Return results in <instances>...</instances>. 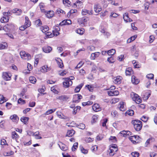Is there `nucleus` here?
I'll list each match as a JSON object with an SVG mask.
<instances>
[{
    "mask_svg": "<svg viewBox=\"0 0 157 157\" xmlns=\"http://www.w3.org/2000/svg\"><path fill=\"white\" fill-rule=\"evenodd\" d=\"M132 123L134 125L135 129L137 131H140L142 128V122L139 120H135L132 121Z\"/></svg>",
    "mask_w": 157,
    "mask_h": 157,
    "instance_id": "obj_1",
    "label": "nucleus"
},
{
    "mask_svg": "<svg viewBox=\"0 0 157 157\" xmlns=\"http://www.w3.org/2000/svg\"><path fill=\"white\" fill-rule=\"evenodd\" d=\"M131 95L133 100L135 101L136 103L139 104L141 102L142 100L137 94L132 92L131 93Z\"/></svg>",
    "mask_w": 157,
    "mask_h": 157,
    "instance_id": "obj_2",
    "label": "nucleus"
},
{
    "mask_svg": "<svg viewBox=\"0 0 157 157\" xmlns=\"http://www.w3.org/2000/svg\"><path fill=\"white\" fill-rule=\"evenodd\" d=\"M20 54L21 58L24 59L28 60L31 59V56L30 54L26 53L24 51H21Z\"/></svg>",
    "mask_w": 157,
    "mask_h": 157,
    "instance_id": "obj_3",
    "label": "nucleus"
},
{
    "mask_svg": "<svg viewBox=\"0 0 157 157\" xmlns=\"http://www.w3.org/2000/svg\"><path fill=\"white\" fill-rule=\"evenodd\" d=\"M72 82L71 79L69 78H65L64 81L63 82V86L65 88H67L70 86L71 85Z\"/></svg>",
    "mask_w": 157,
    "mask_h": 157,
    "instance_id": "obj_4",
    "label": "nucleus"
},
{
    "mask_svg": "<svg viewBox=\"0 0 157 157\" xmlns=\"http://www.w3.org/2000/svg\"><path fill=\"white\" fill-rule=\"evenodd\" d=\"M11 75L9 72H4L2 73V77L5 80L8 81L11 80Z\"/></svg>",
    "mask_w": 157,
    "mask_h": 157,
    "instance_id": "obj_5",
    "label": "nucleus"
},
{
    "mask_svg": "<svg viewBox=\"0 0 157 157\" xmlns=\"http://www.w3.org/2000/svg\"><path fill=\"white\" fill-rule=\"evenodd\" d=\"M82 98V96L79 94H76L74 95L73 99V102L78 103L80 100Z\"/></svg>",
    "mask_w": 157,
    "mask_h": 157,
    "instance_id": "obj_6",
    "label": "nucleus"
},
{
    "mask_svg": "<svg viewBox=\"0 0 157 157\" xmlns=\"http://www.w3.org/2000/svg\"><path fill=\"white\" fill-rule=\"evenodd\" d=\"M8 13H6V12L3 13L4 16L1 19V21L2 23L6 22L9 21V16H7Z\"/></svg>",
    "mask_w": 157,
    "mask_h": 157,
    "instance_id": "obj_7",
    "label": "nucleus"
},
{
    "mask_svg": "<svg viewBox=\"0 0 157 157\" xmlns=\"http://www.w3.org/2000/svg\"><path fill=\"white\" fill-rule=\"evenodd\" d=\"M13 25L12 24H6L3 27V29L6 32H8L13 28Z\"/></svg>",
    "mask_w": 157,
    "mask_h": 157,
    "instance_id": "obj_8",
    "label": "nucleus"
},
{
    "mask_svg": "<svg viewBox=\"0 0 157 157\" xmlns=\"http://www.w3.org/2000/svg\"><path fill=\"white\" fill-rule=\"evenodd\" d=\"M117 107L121 111H124L126 110L125 104L124 102H120L118 104Z\"/></svg>",
    "mask_w": 157,
    "mask_h": 157,
    "instance_id": "obj_9",
    "label": "nucleus"
},
{
    "mask_svg": "<svg viewBox=\"0 0 157 157\" xmlns=\"http://www.w3.org/2000/svg\"><path fill=\"white\" fill-rule=\"evenodd\" d=\"M43 51L45 53H50L52 50V47L48 46H45L42 48Z\"/></svg>",
    "mask_w": 157,
    "mask_h": 157,
    "instance_id": "obj_10",
    "label": "nucleus"
},
{
    "mask_svg": "<svg viewBox=\"0 0 157 157\" xmlns=\"http://www.w3.org/2000/svg\"><path fill=\"white\" fill-rule=\"evenodd\" d=\"M94 10L96 13H99L102 10L101 7L99 4L94 5Z\"/></svg>",
    "mask_w": 157,
    "mask_h": 157,
    "instance_id": "obj_11",
    "label": "nucleus"
},
{
    "mask_svg": "<svg viewBox=\"0 0 157 157\" xmlns=\"http://www.w3.org/2000/svg\"><path fill=\"white\" fill-rule=\"evenodd\" d=\"M58 145L61 150L63 151H66L68 149V147L66 145L61 142H60Z\"/></svg>",
    "mask_w": 157,
    "mask_h": 157,
    "instance_id": "obj_12",
    "label": "nucleus"
},
{
    "mask_svg": "<svg viewBox=\"0 0 157 157\" xmlns=\"http://www.w3.org/2000/svg\"><path fill=\"white\" fill-rule=\"evenodd\" d=\"M82 13L83 15H86L87 14L89 15H92L93 14V10H91L90 11L88 10L84 9L82 10Z\"/></svg>",
    "mask_w": 157,
    "mask_h": 157,
    "instance_id": "obj_13",
    "label": "nucleus"
},
{
    "mask_svg": "<svg viewBox=\"0 0 157 157\" xmlns=\"http://www.w3.org/2000/svg\"><path fill=\"white\" fill-rule=\"evenodd\" d=\"M108 94L109 96H117L119 94L118 90H110L108 92Z\"/></svg>",
    "mask_w": 157,
    "mask_h": 157,
    "instance_id": "obj_14",
    "label": "nucleus"
},
{
    "mask_svg": "<svg viewBox=\"0 0 157 157\" xmlns=\"http://www.w3.org/2000/svg\"><path fill=\"white\" fill-rule=\"evenodd\" d=\"M123 19L126 22H130L132 21V20L129 17L128 13H124V14Z\"/></svg>",
    "mask_w": 157,
    "mask_h": 157,
    "instance_id": "obj_15",
    "label": "nucleus"
},
{
    "mask_svg": "<svg viewBox=\"0 0 157 157\" xmlns=\"http://www.w3.org/2000/svg\"><path fill=\"white\" fill-rule=\"evenodd\" d=\"M93 110L95 112H98L101 111V109L99 105L98 104H95L92 107Z\"/></svg>",
    "mask_w": 157,
    "mask_h": 157,
    "instance_id": "obj_16",
    "label": "nucleus"
},
{
    "mask_svg": "<svg viewBox=\"0 0 157 157\" xmlns=\"http://www.w3.org/2000/svg\"><path fill=\"white\" fill-rule=\"evenodd\" d=\"M68 98H69L67 96L65 95L58 96L56 97V99H57L62 100L63 101H66Z\"/></svg>",
    "mask_w": 157,
    "mask_h": 157,
    "instance_id": "obj_17",
    "label": "nucleus"
},
{
    "mask_svg": "<svg viewBox=\"0 0 157 157\" xmlns=\"http://www.w3.org/2000/svg\"><path fill=\"white\" fill-rule=\"evenodd\" d=\"M11 137L13 139L16 140H18L19 137L18 135L15 131L11 132Z\"/></svg>",
    "mask_w": 157,
    "mask_h": 157,
    "instance_id": "obj_18",
    "label": "nucleus"
},
{
    "mask_svg": "<svg viewBox=\"0 0 157 157\" xmlns=\"http://www.w3.org/2000/svg\"><path fill=\"white\" fill-rule=\"evenodd\" d=\"M45 13H46V16L49 18L53 17L54 14V12L53 11H45Z\"/></svg>",
    "mask_w": 157,
    "mask_h": 157,
    "instance_id": "obj_19",
    "label": "nucleus"
},
{
    "mask_svg": "<svg viewBox=\"0 0 157 157\" xmlns=\"http://www.w3.org/2000/svg\"><path fill=\"white\" fill-rule=\"evenodd\" d=\"M139 137H140L139 136H134L130 137L129 139L133 143L135 144V143L138 142L137 141V138H138Z\"/></svg>",
    "mask_w": 157,
    "mask_h": 157,
    "instance_id": "obj_20",
    "label": "nucleus"
},
{
    "mask_svg": "<svg viewBox=\"0 0 157 157\" xmlns=\"http://www.w3.org/2000/svg\"><path fill=\"white\" fill-rule=\"evenodd\" d=\"M131 80L132 82L135 84H137L139 82V80L134 75L132 76Z\"/></svg>",
    "mask_w": 157,
    "mask_h": 157,
    "instance_id": "obj_21",
    "label": "nucleus"
},
{
    "mask_svg": "<svg viewBox=\"0 0 157 157\" xmlns=\"http://www.w3.org/2000/svg\"><path fill=\"white\" fill-rule=\"evenodd\" d=\"M99 52H95L94 53H93L91 54V58L92 59L94 60L95 58L98 57L100 55Z\"/></svg>",
    "mask_w": 157,
    "mask_h": 157,
    "instance_id": "obj_22",
    "label": "nucleus"
},
{
    "mask_svg": "<svg viewBox=\"0 0 157 157\" xmlns=\"http://www.w3.org/2000/svg\"><path fill=\"white\" fill-rule=\"evenodd\" d=\"M121 77H117L114 78L113 82L115 84H119L121 83Z\"/></svg>",
    "mask_w": 157,
    "mask_h": 157,
    "instance_id": "obj_23",
    "label": "nucleus"
},
{
    "mask_svg": "<svg viewBox=\"0 0 157 157\" xmlns=\"http://www.w3.org/2000/svg\"><path fill=\"white\" fill-rule=\"evenodd\" d=\"M10 119L14 122H17L19 120V118L16 114H14L11 116Z\"/></svg>",
    "mask_w": 157,
    "mask_h": 157,
    "instance_id": "obj_24",
    "label": "nucleus"
},
{
    "mask_svg": "<svg viewBox=\"0 0 157 157\" xmlns=\"http://www.w3.org/2000/svg\"><path fill=\"white\" fill-rule=\"evenodd\" d=\"M132 73V70L131 67H129L126 69L125 73L126 75H130Z\"/></svg>",
    "mask_w": 157,
    "mask_h": 157,
    "instance_id": "obj_25",
    "label": "nucleus"
},
{
    "mask_svg": "<svg viewBox=\"0 0 157 157\" xmlns=\"http://www.w3.org/2000/svg\"><path fill=\"white\" fill-rule=\"evenodd\" d=\"M75 133V131L73 130L68 131L66 136L68 137H71Z\"/></svg>",
    "mask_w": 157,
    "mask_h": 157,
    "instance_id": "obj_26",
    "label": "nucleus"
},
{
    "mask_svg": "<svg viewBox=\"0 0 157 157\" xmlns=\"http://www.w3.org/2000/svg\"><path fill=\"white\" fill-rule=\"evenodd\" d=\"M87 18L85 17H83L81 18H80L78 20V22H79V23L83 24L84 23L86 22L87 21Z\"/></svg>",
    "mask_w": 157,
    "mask_h": 157,
    "instance_id": "obj_27",
    "label": "nucleus"
},
{
    "mask_svg": "<svg viewBox=\"0 0 157 157\" xmlns=\"http://www.w3.org/2000/svg\"><path fill=\"white\" fill-rule=\"evenodd\" d=\"M83 84L82 83H81L78 86H77L75 88V92H79L81 89L82 88V86H83Z\"/></svg>",
    "mask_w": 157,
    "mask_h": 157,
    "instance_id": "obj_28",
    "label": "nucleus"
},
{
    "mask_svg": "<svg viewBox=\"0 0 157 157\" xmlns=\"http://www.w3.org/2000/svg\"><path fill=\"white\" fill-rule=\"evenodd\" d=\"M29 118L28 117H22L21 118V121L25 124H26Z\"/></svg>",
    "mask_w": 157,
    "mask_h": 157,
    "instance_id": "obj_29",
    "label": "nucleus"
},
{
    "mask_svg": "<svg viewBox=\"0 0 157 157\" xmlns=\"http://www.w3.org/2000/svg\"><path fill=\"white\" fill-rule=\"evenodd\" d=\"M29 80L31 83L33 84L35 83L36 81V78L33 76H31L29 77Z\"/></svg>",
    "mask_w": 157,
    "mask_h": 157,
    "instance_id": "obj_30",
    "label": "nucleus"
},
{
    "mask_svg": "<svg viewBox=\"0 0 157 157\" xmlns=\"http://www.w3.org/2000/svg\"><path fill=\"white\" fill-rule=\"evenodd\" d=\"M76 32L80 35H82L84 32V29H78L75 30Z\"/></svg>",
    "mask_w": 157,
    "mask_h": 157,
    "instance_id": "obj_31",
    "label": "nucleus"
},
{
    "mask_svg": "<svg viewBox=\"0 0 157 157\" xmlns=\"http://www.w3.org/2000/svg\"><path fill=\"white\" fill-rule=\"evenodd\" d=\"M30 26V25L29 24H27V25H26L25 24L24 25H23L21 26L19 28V29L21 31L24 30L26 28L29 27Z\"/></svg>",
    "mask_w": 157,
    "mask_h": 157,
    "instance_id": "obj_32",
    "label": "nucleus"
},
{
    "mask_svg": "<svg viewBox=\"0 0 157 157\" xmlns=\"http://www.w3.org/2000/svg\"><path fill=\"white\" fill-rule=\"evenodd\" d=\"M48 27L47 26H42L40 28V30L43 33H45L48 31Z\"/></svg>",
    "mask_w": 157,
    "mask_h": 157,
    "instance_id": "obj_33",
    "label": "nucleus"
},
{
    "mask_svg": "<svg viewBox=\"0 0 157 157\" xmlns=\"http://www.w3.org/2000/svg\"><path fill=\"white\" fill-rule=\"evenodd\" d=\"M48 67L47 66H43L40 69V71L43 73H45L48 71Z\"/></svg>",
    "mask_w": 157,
    "mask_h": 157,
    "instance_id": "obj_34",
    "label": "nucleus"
},
{
    "mask_svg": "<svg viewBox=\"0 0 157 157\" xmlns=\"http://www.w3.org/2000/svg\"><path fill=\"white\" fill-rule=\"evenodd\" d=\"M107 61L110 63H112L115 61V59L112 56H111L108 58Z\"/></svg>",
    "mask_w": 157,
    "mask_h": 157,
    "instance_id": "obj_35",
    "label": "nucleus"
},
{
    "mask_svg": "<svg viewBox=\"0 0 157 157\" xmlns=\"http://www.w3.org/2000/svg\"><path fill=\"white\" fill-rule=\"evenodd\" d=\"M116 52V51L114 49H112L108 51L107 52L109 55H113Z\"/></svg>",
    "mask_w": 157,
    "mask_h": 157,
    "instance_id": "obj_36",
    "label": "nucleus"
},
{
    "mask_svg": "<svg viewBox=\"0 0 157 157\" xmlns=\"http://www.w3.org/2000/svg\"><path fill=\"white\" fill-rule=\"evenodd\" d=\"M128 132H129V131H127L126 132L125 131H123L120 132L119 134L121 136L126 137L127 136V134H129L128 133H127Z\"/></svg>",
    "mask_w": 157,
    "mask_h": 157,
    "instance_id": "obj_37",
    "label": "nucleus"
},
{
    "mask_svg": "<svg viewBox=\"0 0 157 157\" xmlns=\"http://www.w3.org/2000/svg\"><path fill=\"white\" fill-rule=\"evenodd\" d=\"M7 46V44L5 42L0 44V50L4 49L6 48Z\"/></svg>",
    "mask_w": 157,
    "mask_h": 157,
    "instance_id": "obj_38",
    "label": "nucleus"
},
{
    "mask_svg": "<svg viewBox=\"0 0 157 157\" xmlns=\"http://www.w3.org/2000/svg\"><path fill=\"white\" fill-rule=\"evenodd\" d=\"M60 29L59 28H57L53 30L52 31L53 34L55 36H57L59 34V30Z\"/></svg>",
    "mask_w": 157,
    "mask_h": 157,
    "instance_id": "obj_39",
    "label": "nucleus"
},
{
    "mask_svg": "<svg viewBox=\"0 0 157 157\" xmlns=\"http://www.w3.org/2000/svg\"><path fill=\"white\" fill-rule=\"evenodd\" d=\"M35 24L37 26H39L42 25V23L40 20L38 19L35 21Z\"/></svg>",
    "mask_w": 157,
    "mask_h": 157,
    "instance_id": "obj_40",
    "label": "nucleus"
},
{
    "mask_svg": "<svg viewBox=\"0 0 157 157\" xmlns=\"http://www.w3.org/2000/svg\"><path fill=\"white\" fill-rule=\"evenodd\" d=\"M151 95V94L148 93H146L144 96L143 98L144 100H147L148 99Z\"/></svg>",
    "mask_w": 157,
    "mask_h": 157,
    "instance_id": "obj_41",
    "label": "nucleus"
},
{
    "mask_svg": "<svg viewBox=\"0 0 157 157\" xmlns=\"http://www.w3.org/2000/svg\"><path fill=\"white\" fill-rule=\"evenodd\" d=\"M6 101V100L3 96L0 95V104H2Z\"/></svg>",
    "mask_w": 157,
    "mask_h": 157,
    "instance_id": "obj_42",
    "label": "nucleus"
},
{
    "mask_svg": "<svg viewBox=\"0 0 157 157\" xmlns=\"http://www.w3.org/2000/svg\"><path fill=\"white\" fill-rule=\"evenodd\" d=\"M55 110L56 109H51L48 110L46 112L45 114L46 115L50 114L54 112L55 111Z\"/></svg>",
    "mask_w": 157,
    "mask_h": 157,
    "instance_id": "obj_43",
    "label": "nucleus"
},
{
    "mask_svg": "<svg viewBox=\"0 0 157 157\" xmlns=\"http://www.w3.org/2000/svg\"><path fill=\"white\" fill-rule=\"evenodd\" d=\"M98 117V115H94L92 117V120L91 121L92 123H94L96 122Z\"/></svg>",
    "mask_w": 157,
    "mask_h": 157,
    "instance_id": "obj_44",
    "label": "nucleus"
},
{
    "mask_svg": "<svg viewBox=\"0 0 157 157\" xmlns=\"http://www.w3.org/2000/svg\"><path fill=\"white\" fill-rule=\"evenodd\" d=\"M126 113L130 116H132L134 114V112L132 110H128Z\"/></svg>",
    "mask_w": 157,
    "mask_h": 157,
    "instance_id": "obj_45",
    "label": "nucleus"
},
{
    "mask_svg": "<svg viewBox=\"0 0 157 157\" xmlns=\"http://www.w3.org/2000/svg\"><path fill=\"white\" fill-rule=\"evenodd\" d=\"M39 134V132L38 131L35 132L34 133H33V135L34 136H35L37 137L36 138V139H41L42 138V137L41 136H39L38 135Z\"/></svg>",
    "mask_w": 157,
    "mask_h": 157,
    "instance_id": "obj_46",
    "label": "nucleus"
},
{
    "mask_svg": "<svg viewBox=\"0 0 157 157\" xmlns=\"http://www.w3.org/2000/svg\"><path fill=\"white\" fill-rule=\"evenodd\" d=\"M77 127L81 129H84L85 128V125L83 123H80L78 125Z\"/></svg>",
    "mask_w": 157,
    "mask_h": 157,
    "instance_id": "obj_47",
    "label": "nucleus"
},
{
    "mask_svg": "<svg viewBox=\"0 0 157 157\" xmlns=\"http://www.w3.org/2000/svg\"><path fill=\"white\" fill-rule=\"evenodd\" d=\"M131 155L133 157H138L139 155V153L138 152L134 151L132 152Z\"/></svg>",
    "mask_w": 157,
    "mask_h": 157,
    "instance_id": "obj_48",
    "label": "nucleus"
},
{
    "mask_svg": "<svg viewBox=\"0 0 157 157\" xmlns=\"http://www.w3.org/2000/svg\"><path fill=\"white\" fill-rule=\"evenodd\" d=\"M78 144L77 142L75 143L74 144L73 146L72 147V150L73 151H75L76 149V148L78 147Z\"/></svg>",
    "mask_w": 157,
    "mask_h": 157,
    "instance_id": "obj_49",
    "label": "nucleus"
},
{
    "mask_svg": "<svg viewBox=\"0 0 157 157\" xmlns=\"http://www.w3.org/2000/svg\"><path fill=\"white\" fill-rule=\"evenodd\" d=\"M85 141L87 143H89L93 141L94 139L90 137H86L85 139Z\"/></svg>",
    "mask_w": 157,
    "mask_h": 157,
    "instance_id": "obj_50",
    "label": "nucleus"
},
{
    "mask_svg": "<svg viewBox=\"0 0 157 157\" xmlns=\"http://www.w3.org/2000/svg\"><path fill=\"white\" fill-rule=\"evenodd\" d=\"M154 75L152 74H150L147 75L146 77L149 79H153L154 78Z\"/></svg>",
    "mask_w": 157,
    "mask_h": 157,
    "instance_id": "obj_51",
    "label": "nucleus"
},
{
    "mask_svg": "<svg viewBox=\"0 0 157 157\" xmlns=\"http://www.w3.org/2000/svg\"><path fill=\"white\" fill-rule=\"evenodd\" d=\"M63 4L65 5H70L71 3V2L69 0H63Z\"/></svg>",
    "mask_w": 157,
    "mask_h": 157,
    "instance_id": "obj_52",
    "label": "nucleus"
},
{
    "mask_svg": "<svg viewBox=\"0 0 157 157\" xmlns=\"http://www.w3.org/2000/svg\"><path fill=\"white\" fill-rule=\"evenodd\" d=\"M110 151L109 152V155L110 156H113L115 154L113 149L111 148L109 149Z\"/></svg>",
    "mask_w": 157,
    "mask_h": 157,
    "instance_id": "obj_53",
    "label": "nucleus"
},
{
    "mask_svg": "<svg viewBox=\"0 0 157 157\" xmlns=\"http://www.w3.org/2000/svg\"><path fill=\"white\" fill-rule=\"evenodd\" d=\"M150 3L148 2H147L145 3L144 4V6L145 7V9L146 10H147L149 8V5Z\"/></svg>",
    "mask_w": 157,
    "mask_h": 157,
    "instance_id": "obj_54",
    "label": "nucleus"
},
{
    "mask_svg": "<svg viewBox=\"0 0 157 157\" xmlns=\"http://www.w3.org/2000/svg\"><path fill=\"white\" fill-rule=\"evenodd\" d=\"M86 87L88 88V89L90 91H92L93 90V87L91 85H86Z\"/></svg>",
    "mask_w": 157,
    "mask_h": 157,
    "instance_id": "obj_55",
    "label": "nucleus"
},
{
    "mask_svg": "<svg viewBox=\"0 0 157 157\" xmlns=\"http://www.w3.org/2000/svg\"><path fill=\"white\" fill-rule=\"evenodd\" d=\"M82 2H81L80 0H78L77 1L76 3H74V6L76 5V6H77V5L79 6H81V5L82 4Z\"/></svg>",
    "mask_w": 157,
    "mask_h": 157,
    "instance_id": "obj_56",
    "label": "nucleus"
},
{
    "mask_svg": "<svg viewBox=\"0 0 157 157\" xmlns=\"http://www.w3.org/2000/svg\"><path fill=\"white\" fill-rule=\"evenodd\" d=\"M148 118L145 116H143L141 118V119L142 121H143L145 122L147 121V120H148Z\"/></svg>",
    "mask_w": 157,
    "mask_h": 157,
    "instance_id": "obj_57",
    "label": "nucleus"
},
{
    "mask_svg": "<svg viewBox=\"0 0 157 157\" xmlns=\"http://www.w3.org/2000/svg\"><path fill=\"white\" fill-rule=\"evenodd\" d=\"M154 139L152 138H150L148 139L145 143L146 146L147 147L150 143V141Z\"/></svg>",
    "mask_w": 157,
    "mask_h": 157,
    "instance_id": "obj_58",
    "label": "nucleus"
},
{
    "mask_svg": "<svg viewBox=\"0 0 157 157\" xmlns=\"http://www.w3.org/2000/svg\"><path fill=\"white\" fill-rule=\"evenodd\" d=\"M51 90L55 94H57L58 93V91L55 89V88L54 86L52 87L51 88Z\"/></svg>",
    "mask_w": 157,
    "mask_h": 157,
    "instance_id": "obj_59",
    "label": "nucleus"
},
{
    "mask_svg": "<svg viewBox=\"0 0 157 157\" xmlns=\"http://www.w3.org/2000/svg\"><path fill=\"white\" fill-rule=\"evenodd\" d=\"M83 64V63L82 62H80L75 67V69H77L80 68Z\"/></svg>",
    "mask_w": 157,
    "mask_h": 157,
    "instance_id": "obj_60",
    "label": "nucleus"
},
{
    "mask_svg": "<svg viewBox=\"0 0 157 157\" xmlns=\"http://www.w3.org/2000/svg\"><path fill=\"white\" fill-rule=\"evenodd\" d=\"M14 11H16V13H18L17 15H19L21 14L22 13V11L20 9H15L14 10Z\"/></svg>",
    "mask_w": 157,
    "mask_h": 157,
    "instance_id": "obj_61",
    "label": "nucleus"
},
{
    "mask_svg": "<svg viewBox=\"0 0 157 157\" xmlns=\"http://www.w3.org/2000/svg\"><path fill=\"white\" fill-rule=\"evenodd\" d=\"M25 24L26 25H27V24L28 23V24H29V25H30V22L29 19L28 17H25Z\"/></svg>",
    "mask_w": 157,
    "mask_h": 157,
    "instance_id": "obj_62",
    "label": "nucleus"
},
{
    "mask_svg": "<svg viewBox=\"0 0 157 157\" xmlns=\"http://www.w3.org/2000/svg\"><path fill=\"white\" fill-rule=\"evenodd\" d=\"M18 102L19 104L21 103L22 104H24L25 103V101L24 100H23L21 98L18 99Z\"/></svg>",
    "mask_w": 157,
    "mask_h": 157,
    "instance_id": "obj_63",
    "label": "nucleus"
},
{
    "mask_svg": "<svg viewBox=\"0 0 157 157\" xmlns=\"http://www.w3.org/2000/svg\"><path fill=\"white\" fill-rule=\"evenodd\" d=\"M35 102H30L29 103V106L32 107H34L35 105Z\"/></svg>",
    "mask_w": 157,
    "mask_h": 157,
    "instance_id": "obj_64",
    "label": "nucleus"
}]
</instances>
